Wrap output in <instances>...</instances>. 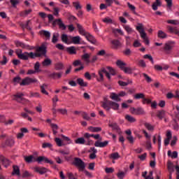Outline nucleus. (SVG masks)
I'll return each mask as SVG.
<instances>
[{"instance_id":"obj_1","label":"nucleus","mask_w":179,"mask_h":179,"mask_svg":"<svg viewBox=\"0 0 179 179\" xmlns=\"http://www.w3.org/2000/svg\"><path fill=\"white\" fill-rule=\"evenodd\" d=\"M45 54H47V48L45 45H42L41 46L36 48V52H29V58L34 59L35 58H40V57H43V55H45Z\"/></svg>"},{"instance_id":"obj_2","label":"nucleus","mask_w":179,"mask_h":179,"mask_svg":"<svg viewBox=\"0 0 179 179\" xmlns=\"http://www.w3.org/2000/svg\"><path fill=\"white\" fill-rule=\"evenodd\" d=\"M136 30L140 33V36L141 38H143L145 44L146 45H149V38H148V36L146 35V32L145 31V29H143V24L139 23L138 26L136 27Z\"/></svg>"},{"instance_id":"obj_3","label":"nucleus","mask_w":179,"mask_h":179,"mask_svg":"<svg viewBox=\"0 0 179 179\" xmlns=\"http://www.w3.org/2000/svg\"><path fill=\"white\" fill-rule=\"evenodd\" d=\"M72 164L78 169V171H85V169H86V164H85V162L79 157H75Z\"/></svg>"},{"instance_id":"obj_4","label":"nucleus","mask_w":179,"mask_h":179,"mask_svg":"<svg viewBox=\"0 0 179 179\" xmlns=\"http://www.w3.org/2000/svg\"><path fill=\"white\" fill-rule=\"evenodd\" d=\"M38 80L36 78H31L29 77H26L22 79V81L20 83V86H29V85H31V83H38Z\"/></svg>"},{"instance_id":"obj_5","label":"nucleus","mask_w":179,"mask_h":179,"mask_svg":"<svg viewBox=\"0 0 179 179\" xmlns=\"http://www.w3.org/2000/svg\"><path fill=\"white\" fill-rule=\"evenodd\" d=\"M36 162L39 164H41L42 163H45L48 164H54V162L52 160L48 159V157L45 156H40L36 158Z\"/></svg>"},{"instance_id":"obj_6","label":"nucleus","mask_w":179,"mask_h":179,"mask_svg":"<svg viewBox=\"0 0 179 179\" xmlns=\"http://www.w3.org/2000/svg\"><path fill=\"white\" fill-rule=\"evenodd\" d=\"M130 113L134 115H144V114H146L143 108H130Z\"/></svg>"},{"instance_id":"obj_7","label":"nucleus","mask_w":179,"mask_h":179,"mask_svg":"<svg viewBox=\"0 0 179 179\" xmlns=\"http://www.w3.org/2000/svg\"><path fill=\"white\" fill-rule=\"evenodd\" d=\"M16 54L20 59H22L23 61H27L29 59V52H23L22 50H19L16 52Z\"/></svg>"},{"instance_id":"obj_8","label":"nucleus","mask_w":179,"mask_h":179,"mask_svg":"<svg viewBox=\"0 0 179 179\" xmlns=\"http://www.w3.org/2000/svg\"><path fill=\"white\" fill-rule=\"evenodd\" d=\"M62 43L64 44H72V36H68L66 34H62L61 36Z\"/></svg>"},{"instance_id":"obj_9","label":"nucleus","mask_w":179,"mask_h":179,"mask_svg":"<svg viewBox=\"0 0 179 179\" xmlns=\"http://www.w3.org/2000/svg\"><path fill=\"white\" fill-rule=\"evenodd\" d=\"M55 24H58L59 29H61V30H66V25L65 24H64V22H62V20L61 18L55 20L53 21V26H55Z\"/></svg>"},{"instance_id":"obj_10","label":"nucleus","mask_w":179,"mask_h":179,"mask_svg":"<svg viewBox=\"0 0 179 179\" xmlns=\"http://www.w3.org/2000/svg\"><path fill=\"white\" fill-rule=\"evenodd\" d=\"M73 66H78V65H80L79 68L75 69V72H79V71H82L85 69V66H83V64H82V61L80 59H77L73 62Z\"/></svg>"},{"instance_id":"obj_11","label":"nucleus","mask_w":179,"mask_h":179,"mask_svg":"<svg viewBox=\"0 0 179 179\" xmlns=\"http://www.w3.org/2000/svg\"><path fill=\"white\" fill-rule=\"evenodd\" d=\"M33 170L34 171H35V173H38V174H41V176H43V174H45V173L48 171V169H47L46 168L39 167V166L34 167Z\"/></svg>"},{"instance_id":"obj_12","label":"nucleus","mask_w":179,"mask_h":179,"mask_svg":"<svg viewBox=\"0 0 179 179\" xmlns=\"http://www.w3.org/2000/svg\"><path fill=\"white\" fill-rule=\"evenodd\" d=\"M90 154V159H91V160H94V159H96V157H97V149H96V148L92 147L90 148V150H88Z\"/></svg>"},{"instance_id":"obj_13","label":"nucleus","mask_w":179,"mask_h":179,"mask_svg":"<svg viewBox=\"0 0 179 179\" xmlns=\"http://www.w3.org/2000/svg\"><path fill=\"white\" fill-rule=\"evenodd\" d=\"M77 29H78L79 34L84 36V37H85L89 34V32L86 31V29H85V28H83L80 24H77Z\"/></svg>"},{"instance_id":"obj_14","label":"nucleus","mask_w":179,"mask_h":179,"mask_svg":"<svg viewBox=\"0 0 179 179\" xmlns=\"http://www.w3.org/2000/svg\"><path fill=\"white\" fill-rule=\"evenodd\" d=\"M174 45H176V42L174 41H169L168 43H165V46L164 50L166 51H170L174 48Z\"/></svg>"},{"instance_id":"obj_15","label":"nucleus","mask_w":179,"mask_h":179,"mask_svg":"<svg viewBox=\"0 0 179 179\" xmlns=\"http://www.w3.org/2000/svg\"><path fill=\"white\" fill-rule=\"evenodd\" d=\"M24 134H29V129L27 128H21L20 133L17 134V138L22 139L24 136Z\"/></svg>"},{"instance_id":"obj_16","label":"nucleus","mask_w":179,"mask_h":179,"mask_svg":"<svg viewBox=\"0 0 179 179\" xmlns=\"http://www.w3.org/2000/svg\"><path fill=\"white\" fill-rule=\"evenodd\" d=\"M108 141H105L103 142L96 141L94 143V146L96 148H106V146H108Z\"/></svg>"},{"instance_id":"obj_17","label":"nucleus","mask_w":179,"mask_h":179,"mask_svg":"<svg viewBox=\"0 0 179 179\" xmlns=\"http://www.w3.org/2000/svg\"><path fill=\"white\" fill-rule=\"evenodd\" d=\"M41 36L45 37L46 40H50L51 38V32L45 30H41L39 31Z\"/></svg>"},{"instance_id":"obj_18","label":"nucleus","mask_w":179,"mask_h":179,"mask_svg":"<svg viewBox=\"0 0 179 179\" xmlns=\"http://www.w3.org/2000/svg\"><path fill=\"white\" fill-rule=\"evenodd\" d=\"M108 104L113 110H117L120 109V104L113 101H108Z\"/></svg>"},{"instance_id":"obj_19","label":"nucleus","mask_w":179,"mask_h":179,"mask_svg":"<svg viewBox=\"0 0 179 179\" xmlns=\"http://www.w3.org/2000/svg\"><path fill=\"white\" fill-rule=\"evenodd\" d=\"M24 159L27 163H33L37 162V158L34 157V155L25 156Z\"/></svg>"},{"instance_id":"obj_20","label":"nucleus","mask_w":179,"mask_h":179,"mask_svg":"<svg viewBox=\"0 0 179 179\" xmlns=\"http://www.w3.org/2000/svg\"><path fill=\"white\" fill-rule=\"evenodd\" d=\"M108 126L112 128L113 131H116V132H121V129L120 128V126H118V124L114 122V123H110Z\"/></svg>"},{"instance_id":"obj_21","label":"nucleus","mask_w":179,"mask_h":179,"mask_svg":"<svg viewBox=\"0 0 179 179\" xmlns=\"http://www.w3.org/2000/svg\"><path fill=\"white\" fill-rule=\"evenodd\" d=\"M85 38H87V41L91 43V44H96V43H97V41H96L94 36H93V35L90 34V33L87 34V35L85 36Z\"/></svg>"},{"instance_id":"obj_22","label":"nucleus","mask_w":179,"mask_h":179,"mask_svg":"<svg viewBox=\"0 0 179 179\" xmlns=\"http://www.w3.org/2000/svg\"><path fill=\"white\" fill-rule=\"evenodd\" d=\"M12 176H17V177L20 176V169L19 168V166L16 165H14L13 166Z\"/></svg>"},{"instance_id":"obj_23","label":"nucleus","mask_w":179,"mask_h":179,"mask_svg":"<svg viewBox=\"0 0 179 179\" xmlns=\"http://www.w3.org/2000/svg\"><path fill=\"white\" fill-rule=\"evenodd\" d=\"M24 94H23V93H17L14 95L15 100L18 101V103H22V101L24 100Z\"/></svg>"},{"instance_id":"obj_24","label":"nucleus","mask_w":179,"mask_h":179,"mask_svg":"<svg viewBox=\"0 0 179 179\" xmlns=\"http://www.w3.org/2000/svg\"><path fill=\"white\" fill-rule=\"evenodd\" d=\"M81 59L84 61V62H86V64H90V55L88 53H85L81 56Z\"/></svg>"},{"instance_id":"obj_25","label":"nucleus","mask_w":179,"mask_h":179,"mask_svg":"<svg viewBox=\"0 0 179 179\" xmlns=\"http://www.w3.org/2000/svg\"><path fill=\"white\" fill-rule=\"evenodd\" d=\"M121 157V155H120V153L118 152H113L110 155H109V159L111 160H118Z\"/></svg>"},{"instance_id":"obj_26","label":"nucleus","mask_w":179,"mask_h":179,"mask_svg":"<svg viewBox=\"0 0 179 179\" xmlns=\"http://www.w3.org/2000/svg\"><path fill=\"white\" fill-rule=\"evenodd\" d=\"M159 6H162V1L160 0H156L152 5L153 10H157Z\"/></svg>"},{"instance_id":"obj_27","label":"nucleus","mask_w":179,"mask_h":179,"mask_svg":"<svg viewBox=\"0 0 179 179\" xmlns=\"http://www.w3.org/2000/svg\"><path fill=\"white\" fill-rule=\"evenodd\" d=\"M80 36H71V44H80Z\"/></svg>"},{"instance_id":"obj_28","label":"nucleus","mask_w":179,"mask_h":179,"mask_svg":"<svg viewBox=\"0 0 179 179\" xmlns=\"http://www.w3.org/2000/svg\"><path fill=\"white\" fill-rule=\"evenodd\" d=\"M50 77L52 78V79H61V78H62V73H52L50 75Z\"/></svg>"},{"instance_id":"obj_29","label":"nucleus","mask_w":179,"mask_h":179,"mask_svg":"<svg viewBox=\"0 0 179 179\" xmlns=\"http://www.w3.org/2000/svg\"><path fill=\"white\" fill-rule=\"evenodd\" d=\"M116 65L118 66L120 69H121L122 71L124 70V69L127 66V64L121 60H117L116 62Z\"/></svg>"},{"instance_id":"obj_30","label":"nucleus","mask_w":179,"mask_h":179,"mask_svg":"<svg viewBox=\"0 0 179 179\" xmlns=\"http://www.w3.org/2000/svg\"><path fill=\"white\" fill-rule=\"evenodd\" d=\"M74 142L76 145H85L86 143V140H85V138L83 137H80L76 139Z\"/></svg>"},{"instance_id":"obj_31","label":"nucleus","mask_w":179,"mask_h":179,"mask_svg":"<svg viewBox=\"0 0 179 179\" xmlns=\"http://www.w3.org/2000/svg\"><path fill=\"white\" fill-rule=\"evenodd\" d=\"M127 6L129 10H131L134 15H138V13H136V7H135V6L131 4L129 2H127Z\"/></svg>"},{"instance_id":"obj_32","label":"nucleus","mask_w":179,"mask_h":179,"mask_svg":"<svg viewBox=\"0 0 179 179\" xmlns=\"http://www.w3.org/2000/svg\"><path fill=\"white\" fill-rule=\"evenodd\" d=\"M110 97L112 100H114L115 101H121L118 94H117L115 92H111Z\"/></svg>"},{"instance_id":"obj_33","label":"nucleus","mask_w":179,"mask_h":179,"mask_svg":"<svg viewBox=\"0 0 179 179\" xmlns=\"http://www.w3.org/2000/svg\"><path fill=\"white\" fill-rule=\"evenodd\" d=\"M168 156L169 157H171L172 159H177V157H178V152H177V151H173V152H171V150H169Z\"/></svg>"},{"instance_id":"obj_34","label":"nucleus","mask_w":179,"mask_h":179,"mask_svg":"<svg viewBox=\"0 0 179 179\" xmlns=\"http://www.w3.org/2000/svg\"><path fill=\"white\" fill-rule=\"evenodd\" d=\"M77 83L82 87H87V83H85V80H83L82 78H78L77 80Z\"/></svg>"},{"instance_id":"obj_35","label":"nucleus","mask_w":179,"mask_h":179,"mask_svg":"<svg viewBox=\"0 0 179 179\" xmlns=\"http://www.w3.org/2000/svg\"><path fill=\"white\" fill-rule=\"evenodd\" d=\"M134 70L135 69H132L131 67H124L122 71L123 72H124V73H128L129 75H131L134 73Z\"/></svg>"},{"instance_id":"obj_36","label":"nucleus","mask_w":179,"mask_h":179,"mask_svg":"<svg viewBox=\"0 0 179 179\" xmlns=\"http://www.w3.org/2000/svg\"><path fill=\"white\" fill-rule=\"evenodd\" d=\"M66 51L67 52H69V54H71V55L76 54V48H75V46L67 48Z\"/></svg>"},{"instance_id":"obj_37","label":"nucleus","mask_w":179,"mask_h":179,"mask_svg":"<svg viewBox=\"0 0 179 179\" xmlns=\"http://www.w3.org/2000/svg\"><path fill=\"white\" fill-rule=\"evenodd\" d=\"M50 127L52 129V132L54 135H56L58 134V125L57 124H50Z\"/></svg>"},{"instance_id":"obj_38","label":"nucleus","mask_w":179,"mask_h":179,"mask_svg":"<svg viewBox=\"0 0 179 179\" xmlns=\"http://www.w3.org/2000/svg\"><path fill=\"white\" fill-rule=\"evenodd\" d=\"M106 69L108 71V73H110V76H115L117 75V71H115V69H113L111 66H107Z\"/></svg>"},{"instance_id":"obj_39","label":"nucleus","mask_w":179,"mask_h":179,"mask_svg":"<svg viewBox=\"0 0 179 179\" xmlns=\"http://www.w3.org/2000/svg\"><path fill=\"white\" fill-rule=\"evenodd\" d=\"M99 72H101V73H105L106 76V78H108V80H111V76H110V73H108V71H107L106 68H101V70H99Z\"/></svg>"},{"instance_id":"obj_40","label":"nucleus","mask_w":179,"mask_h":179,"mask_svg":"<svg viewBox=\"0 0 179 179\" xmlns=\"http://www.w3.org/2000/svg\"><path fill=\"white\" fill-rule=\"evenodd\" d=\"M125 120L128 121V122H136V119L134 117V116H131L129 115H125Z\"/></svg>"},{"instance_id":"obj_41","label":"nucleus","mask_w":179,"mask_h":179,"mask_svg":"<svg viewBox=\"0 0 179 179\" xmlns=\"http://www.w3.org/2000/svg\"><path fill=\"white\" fill-rule=\"evenodd\" d=\"M101 107H103V108L106 111H110V110H111L110 104H108V101L102 102Z\"/></svg>"},{"instance_id":"obj_42","label":"nucleus","mask_w":179,"mask_h":179,"mask_svg":"<svg viewBox=\"0 0 179 179\" xmlns=\"http://www.w3.org/2000/svg\"><path fill=\"white\" fill-rule=\"evenodd\" d=\"M144 127L148 129V131H151L152 132L155 131V126L150 124V123H145Z\"/></svg>"},{"instance_id":"obj_43","label":"nucleus","mask_w":179,"mask_h":179,"mask_svg":"<svg viewBox=\"0 0 179 179\" xmlns=\"http://www.w3.org/2000/svg\"><path fill=\"white\" fill-rule=\"evenodd\" d=\"M157 117H158V118H159V120H163V118H164V117H166V112L164 110L158 111V113L157 114Z\"/></svg>"},{"instance_id":"obj_44","label":"nucleus","mask_w":179,"mask_h":179,"mask_svg":"<svg viewBox=\"0 0 179 179\" xmlns=\"http://www.w3.org/2000/svg\"><path fill=\"white\" fill-rule=\"evenodd\" d=\"M168 24H173L174 26H179V20H169L166 21Z\"/></svg>"},{"instance_id":"obj_45","label":"nucleus","mask_w":179,"mask_h":179,"mask_svg":"<svg viewBox=\"0 0 179 179\" xmlns=\"http://www.w3.org/2000/svg\"><path fill=\"white\" fill-rule=\"evenodd\" d=\"M88 129L90 132H100L101 131V127H88Z\"/></svg>"},{"instance_id":"obj_46","label":"nucleus","mask_w":179,"mask_h":179,"mask_svg":"<svg viewBox=\"0 0 179 179\" xmlns=\"http://www.w3.org/2000/svg\"><path fill=\"white\" fill-rule=\"evenodd\" d=\"M158 37L159 38H167V34L162 30H159L158 31Z\"/></svg>"},{"instance_id":"obj_47","label":"nucleus","mask_w":179,"mask_h":179,"mask_svg":"<svg viewBox=\"0 0 179 179\" xmlns=\"http://www.w3.org/2000/svg\"><path fill=\"white\" fill-rule=\"evenodd\" d=\"M132 83V80H129L127 82H124L122 80L118 81L120 86H128V85Z\"/></svg>"},{"instance_id":"obj_48","label":"nucleus","mask_w":179,"mask_h":179,"mask_svg":"<svg viewBox=\"0 0 179 179\" xmlns=\"http://www.w3.org/2000/svg\"><path fill=\"white\" fill-rule=\"evenodd\" d=\"M47 87V85L43 84V85H41V92L43 93V94H45L46 96H48V92L45 90V88Z\"/></svg>"},{"instance_id":"obj_49","label":"nucleus","mask_w":179,"mask_h":179,"mask_svg":"<svg viewBox=\"0 0 179 179\" xmlns=\"http://www.w3.org/2000/svg\"><path fill=\"white\" fill-rule=\"evenodd\" d=\"M124 29L128 33V34L134 33V29L129 25H124Z\"/></svg>"},{"instance_id":"obj_50","label":"nucleus","mask_w":179,"mask_h":179,"mask_svg":"<svg viewBox=\"0 0 179 179\" xmlns=\"http://www.w3.org/2000/svg\"><path fill=\"white\" fill-rule=\"evenodd\" d=\"M134 97L136 100H139L140 99H142V100H143V98L145 97V94L138 93L136 94Z\"/></svg>"},{"instance_id":"obj_51","label":"nucleus","mask_w":179,"mask_h":179,"mask_svg":"<svg viewBox=\"0 0 179 179\" xmlns=\"http://www.w3.org/2000/svg\"><path fill=\"white\" fill-rule=\"evenodd\" d=\"M58 37H59V34L58 33L53 34V36L52 38V43H53V44H55V43L58 41Z\"/></svg>"},{"instance_id":"obj_52","label":"nucleus","mask_w":179,"mask_h":179,"mask_svg":"<svg viewBox=\"0 0 179 179\" xmlns=\"http://www.w3.org/2000/svg\"><path fill=\"white\" fill-rule=\"evenodd\" d=\"M84 138H85V139H87V142L86 143L87 145H90V138H92V134H89V133H85L84 134Z\"/></svg>"},{"instance_id":"obj_53","label":"nucleus","mask_w":179,"mask_h":179,"mask_svg":"<svg viewBox=\"0 0 179 179\" xmlns=\"http://www.w3.org/2000/svg\"><path fill=\"white\" fill-rule=\"evenodd\" d=\"M55 142H56V144L59 148H61V146H64V143H62V140L59 138H55Z\"/></svg>"},{"instance_id":"obj_54","label":"nucleus","mask_w":179,"mask_h":179,"mask_svg":"<svg viewBox=\"0 0 179 179\" xmlns=\"http://www.w3.org/2000/svg\"><path fill=\"white\" fill-rule=\"evenodd\" d=\"M27 177H33V175L28 171H24L22 173V178H27Z\"/></svg>"},{"instance_id":"obj_55","label":"nucleus","mask_w":179,"mask_h":179,"mask_svg":"<svg viewBox=\"0 0 179 179\" xmlns=\"http://www.w3.org/2000/svg\"><path fill=\"white\" fill-rule=\"evenodd\" d=\"M102 22H103V23H107L108 24H113V20L111 18H110V17H106L103 18L102 20Z\"/></svg>"},{"instance_id":"obj_56","label":"nucleus","mask_w":179,"mask_h":179,"mask_svg":"<svg viewBox=\"0 0 179 179\" xmlns=\"http://www.w3.org/2000/svg\"><path fill=\"white\" fill-rule=\"evenodd\" d=\"M61 137L62 138V139H64L66 141V142H68L69 145H71V143H72V140H71V138L64 134L61 135Z\"/></svg>"},{"instance_id":"obj_57","label":"nucleus","mask_w":179,"mask_h":179,"mask_svg":"<svg viewBox=\"0 0 179 179\" xmlns=\"http://www.w3.org/2000/svg\"><path fill=\"white\" fill-rule=\"evenodd\" d=\"M43 66H50V65L52 64V62L50 59H46L43 62Z\"/></svg>"},{"instance_id":"obj_58","label":"nucleus","mask_w":179,"mask_h":179,"mask_svg":"<svg viewBox=\"0 0 179 179\" xmlns=\"http://www.w3.org/2000/svg\"><path fill=\"white\" fill-rule=\"evenodd\" d=\"M56 71H61L64 69V64L62 63H57L55 64Z\"/></svg>"},{"instance_id":"obj_59","label":"nucleus","mask_w":179,"mask_h":179,"mask_svg":"<svg viewBox=\"0 0 179 179\" xmlns=\"http://www.w3.org/2000/svg\"><path fill=\"white\" fill-rule=\"evenodd\" d=\"M15 43L17 47H21L22 48H26V47H27V46H26V45H24V43H23L19 41H16L15 42Z\"/></svg>"},{"instance_id":"obj_60","label":"nucleus","mask_w":179,"mask_h":179,"mask_svg":"<svg viewBox=\"0 0 179 179\" xmlns=\"http://www.w3.org/2000/svg\"><path fill=\"white\" fill-rule=\"evenodd\" d=\"M112 44L115 47H121V45H122L121 42H120V41H118V40L112 41Z\"/></svg>"},{"instance_id":"obj_61","label":"nucleus","mask_w":179,"mask_h":179,"mask_svg":"<svg viewBox=\"0 0 179 179\" xmlns=\"http://www.w3.org/2000/svg\"><path fill=\"white\" fill-rule=\"evenodd\" d=\"M1 163H3L4 167H8V166H9V164H10V161H9V159L4 157V159H3V162H1Z\"/></svg>"},{"instance_id":"obj_62","label":"nucleus","mask_w":179,"mask_h":179,"mask_svg":"<svg viewBox=\"0 0 179 179\" xmlns=\"http://www.w3.org/2000/svg\"><path fill=\"white\" fill-rule=\"evenodd\" d=\"M142 103H143V104H150L152 103V99H146L144 96L143 100H142Z\"/></svg>"},{"instance_id":"obj_63","label":"nucleus","mask_w":179,"mask_h":179,"mask_svg":"<svg viewBox=\"0 0 179 179\" xmlns=\"http://www.w3.org/2000/svg\"><path fill=\"white\" fill-rule=\"evenodd\" d=\"M167 29L170 33H174V34H176V30H177V28H174L170 25H168Z\"/></svg>"},{"instance_id":"obj_64","label":"nucleus","mask_w":179,"mask_h":179,"mask_svg":"<svg viewBox=\"0 0 179 179\" xmlns=\"http://www.w3.org/2000/svg\"><path fill=\"white\" fill-rule=\"evenodd\" d=\"M29 97L40 98V97H41V96H40V94L38 92H30Z\"/></svg>"}]
</instances>
